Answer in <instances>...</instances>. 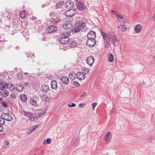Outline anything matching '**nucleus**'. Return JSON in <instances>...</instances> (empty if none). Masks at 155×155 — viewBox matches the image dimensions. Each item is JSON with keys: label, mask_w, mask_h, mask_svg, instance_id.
I'll use <instances>...</instances> for the list:
<instances>
[{"label": "nucleus", "mask_w": 155, "mask_h": 155, "mask_svg": "<svg viewBox=\"0 0 155 155\" xmlns=\"http://www.w3.org/2000/svg\"><path fill=\"white\" fill-rule=\"evenodd\" d=\"M8 94L9 93L7 91L4 90L2 91V97H6L8 95Z\"/></svg>", "instance_id": "nucleus-29"}, {"label": "nucleus", "mask_w": 155, "mask_h": 155, "mask_svg": "<svg viewBox=\"0 0 155 155\" xmlns=\"http://www.w3.org/2000/svg\"><path fill=\"white\" fill-rule=\"evenodd\" d=\"M117 28L119 30L122 32L125 31L127 29L126 26L124 24L119 25Z\"/></svg>", "instance_id": "nucleus-17"}, {"label": "nucleus", "mask_w": 155, "mask_h": 155, "mask_svg": "<svg viewBox=\"0 0 155 155\" xmlns=\"http://www.w3.org/2000/svg\"><path fill=\"white\" fill-rule=\"evenodd\" d=\"M94 61V59L91 56L88 57L86 60V63L90 66L93 65Z\"/></svg>", "instance_id": "nucleus-10"}, {"label": "nucleus", "mask_w": 155, "mask_h": 155, "mask_svg": "<svg viewBox=\"0 0 155 155\" xmlns=\"http://www.w3.org/2000/svg\"><path fill=\"white\" fill-rule=\"evenodd\" d=\"M47 109L46 108V109L44 110V111L43 112V113H44V114H45L46 113V111L47 110Z\"/></svg>", "instance_id": "nucleus-60"}, {"label": "nucleus", "mask_w": 155, "mask_h": 155, "mask_svg": "<svg viewBox=\"0 0 155 155\" xmlns=\"http://www.w3.org/2000/svg\"><path fill=\"white\" fill-rule=\"evenodd\" d=\"M24 85L26 86L29 87V86L30 84L28 82H25L24 83Z\"/></svg>", "instance_id": "nucleus-52"}, {"label": "nucleus", "mask_w": 155, "mask_h": 155, "mask_svg": "<svg viewBox=\"0 0 155 155\" xmlns=\"http://www.w3.org/2000/svg\"><path fill=\"white\" fill-rule=\"evenodd\" d=\"M61 82L65 84H68L69 82V79L66 77H63L61 78Z\"/></svg>", "instance_id": "nucleus-16"}, {"label": "nucleus", "mask_w": 155, "mask_h": 155, "mask_svg": "<svg viewBox=\"0 0 155 155\" xmlns=\"http://www.w3.org/2000/svg\"><path fill=\"white\" fill-rule=\"evenodd\" d=\"M101 33L103 37L104 41H107V40H110V36L109 34L106 33L102 31L101 30H100Z\"/></svg>", "instance_id": "nucleus-12"}, {"label": "nucleus", "mask_w": 155, "mask_h": 155, "mask_svg": "<svg viewBox=\"0 0 155 155\" xmlns=\"http://www.w3.org/2000/svg\"><path fill=\"white\" fill-rule=\"evenodd\" d=\"M7 115V113H4L1 114V118L3 119L4 120H5V117Z\"/></svg>", "instance_id": "nucleus-43"}, {"label": "nucleus", "mask_w": 155, "mask_h": 155, "mask_svg": "<svg viewBox=\"0 0 155 155\" xmlns=\"http://www.w3.org/2000/svg\"><path fill=\"white\" fill-rule=\"evenodd\" d=\"M51 87L52 89H56L57 88V83L55 80H53L51 82Z\"/></svg>", "instance_id": "nucleus-22"}, {"label": "nucleus", "mask_w": 155, "mask_h": 155, "mask_svg": "<svg viewBox=\"0 0 155 155\" xmlns=\"http://www.w3.org/2000/svg\"><path fill=\"white\" fill-rule=\"evenodd\" d=\"M70 31L67 32L66 31H63V33H61V36L62 37H64L65 41L66 44L67 43H68L69 41L70 40L68 37L70 35Z\"/></svg>", "instance_id": "nucleus-6"}, {"label": "nucleus", "mask_w": 155, "mask_h": 155, "mask_svg": "<svg viewBox=\"0 0 155 155\" xmlns=\"http://www.w3.org/2000/svg\"><path fill=\"white\" fill-rule=\"evenodd\" d=\"M3 127L2 125L0 124V132L2 131Z\"/></svg>", "instance_id": "nucleus-53"}, {"label": "nucleus", "mask_w": 155, "mask_h": 155, "mask_svg": "<svg viewBox=\"0 0 155 155\" xmlns=\"http://www.w3.org/2000/svg\"><path fill=\"white\" fill-rule=\"evenodd\" d=\"M20 16L22 18H25L26 15L24 12H23L20 13Z\"/></svg>", "instance_id": "nucleus-37"}, {"label": "nucleus", "mask_w": 155, "mask_h": 155, "mask_svg": "<svg viewBox=\"0 0 155 155\" xmlns=\"http://www.w3.org/2000/svg\"><path fill=\"white\" fill-rule=\"evenodd\" d=\"M134 30L137 33H139L141 30V26L140 25H137L135 27Z\"/></svg>", "instance_id": "nucleus-24"}, {"label": "nucleus", "mask_w": 155, "mask_h": 155, "mask_svg": "<svg viewBox=\"0 0 155 155\" xmlns=\"http://www.w3.org/2000/svg\"><path fill=\"white\" fill-rule=\"evenodd\" d=\"M3 101L2 98V97H1L0 98V101Z\"/></svg>", "instance_id": "nucleus-64"}, {"label": "nucleus", "mask_w": 155, "mask_h": 155, "mask_svg": "<svg viewBox=\"0 0 155 155\" xmlns=\"http://www.w3.org/2000/svg\"><path fill=\"white\" fill-rule=\"evenodd\" d=\"M1 103L2 104L3 107H4L5 108L8 107V103L5 101H2Z\"/></svg>", "instance_id": "nucleus-38"}, {"label": "nucleus", "mask_w": 155, "mask_h": 155, "mask_svg": "<svg viewBox=\"0 0 155 155\" xmlns=\"http://www.w3.org/2000/svg\"><path fill=\"white\" fill-rule=\"evenodd\" d=\"M83 104H80L79 105V107H83Z\"/></svg>", "instance_id": "nucleus-57"}, {"label": "nucleus", "mask_w": 155, "mask_h": 155, "mask_svg": "<svg viewBox=\"0 0 155 155\" xmlns=\"http://www.w3.org/2000/svg\"><path fill=\"white\" fill-rule=\"evenodd\" d=\"M57 15V14L55 11H52L49 14V16L52 18H54Z\"/></svg>", "instance_id": "nucleus-35"}, {"label": "nucleus", "mask_w": 155, "mask_h": 155, "mask_svg": "<svg viewBox=\"0 0 155 155\" xmlns=\"http://www.w3.org/2000/svg\"><path fill=\"white\" fill-rule=\"evenodd\" d=\"M72 84L77 86H80V84L78 83L75 81H73L72 82Z\"/></svg>", "instance_id": "nucleus-39"}, {"label": "nucleus", "mask_w": 155, "mask_h": 155, "mask_svg": "<svg viewBox=\"0 0 155 155\" xmlns=\"http://www.w3.org/2000/svg\"><path fill=\"white\" fill-rule=\"evenodd\" d=\"M83 70L85 74H87L89 73V70L88 69L84 68Z\"/></svg>", "instance_id": "nucleus-41"}, {"label": "nucleus", "mask_w": 155, "mask_h": 155, "mask_svg": "<svg viewBox=\"0 0 155 155\" xmlns=\"http://www.w3.org/2000/svg\"><path fill=\"white\" fill-rule=\"evenodd\" d=\"M9 143L8 141H7L5 140V141L4 142V145L5 146H8L9 145Z\"/></svg>", "instance_id": "nucleus-48"}, {"label": "nucleus", "mask_w": 155, "mask_h": 155, "mask_svg": "<svg viewBox=\"0 0 155 155\" xmlns=\"http://www.w3.org/2000/svg\"><path fill=\"white\" fill-rule=\"evenodd\" d=\"M145 84V83L144 81H143L142 82V84H143V86H144Z\"/></svg>", "instance_id": "nucleus-62"}, {"label": "nucleus", "mask_w": 155, "mask_h": 155, "mask_svg": "<svg viewBox=\"0 0 155 155\" xmlns=\"http://www.w3.org/2000/svg\"><path fill=\"white\" fill-rule=\"evenodd\" d=\"M42 91L45 93H47L49 90L50 88L48 86L45 84L43 85L41 87Z\"/></svg>", "instance_id": "nucleus-20"}, {"label": "nucleus", "mask_w": 155, "mask_h": 155, "mask_svg": "<svg viewBox=\"0 0 155 155\" xmlns=\"http://www.w3.org/2000/svg\"><path fill=\"white\" fill-rule=\"evenodd\" d=\"M7 85L6 84L5 85L4 83L3 82H0V89L4 90L5 88V87H7Z\"/></svg>", "instance_id": "nucleus-30"}, {"label": "nucleus", "mask_w": 155, "mask_h": 155, "mask_svg": "<svg viewBox=\"0 0 155 155\" xmlns=\"http://www.w3.org/2000/svg\"><path fill=\"white\" fill-rule=\"evenodd\" d=\"M60 48L62 49L63 50H67V47H64L62 45H60Z\"/></svg>", "instance_id": "nucleus-50"}, {"label": "nucleus", "mask_w": 155, "mask_h": 155, "mask_svg": "<svg viewBox=\"0 0 155 155\" xmlns=\"http://www.w3.org/2000/svg\"><path fill=\"white\" fill-rule=\"evenodd\" d=\"M85 23L84 21H81V22H80L78 23V26L80 28L81 27L83 28H84L85 27Z\"/></svg>", "instance_id": "nucleus-34"}, {"label": "nucleus", "mask_w": 155, "mask_h": 155, "mask_svg": "<svg viewBox=\"0 0 155 155\" xmlns=\"http://www.w3.org/2000/svg\"><path fill=\"white\" fill-rule=\"evenodd\" d=\"M96 37V33L94 31H91L87 35V38H95Z\"/></svg>", "instance_id": "nucleus-18"}, {"label": "nucleus", "mask_w": 155, "mask_h": 155, "mask_svg": "<svg viewBox=\"0 0 155 155\" xmlns=\"http://www.w3.org/2000/svg\"><path fill=\"white\" fill-rule=\"evenodd\" d=\"M73 25L72 23L70 22H67L66 24H64L62 26V27L64 28V31H66L64 29L67 30H71L73 28Z\"/></svg>", "instance_id": "nucleus-5"}, {"label": "nucleus", "mask_w": 155, "mask_h": 155, "mask_svg": "<svg viewBox=\"0 0 155 155\" xmlns=\"http://www.w3.org/2000/svg\"><path fill=\"white\" fill-rule=\"evenodd\" d=\"M74 3L71 1H67L65 4V7L68 9H72L74 7Z\"/></svg>", "instance_id": "nucleus-11"}, {"label": "nucleus", "mask_w": 155, "mask_h": 155, "mask_svg": "<svg viewBox=\"0 0 155 155\" xmlns=\"http://www.w3.org/2000/svg\"><path fill=\"white\" fill-rule=\"evenodd\" d=\"M76 4L78 9L79 10H84L85 9V5L84 2H76Z\"/></svg>", "instance_id": "nucleus-8"}, {"label": "nucleus", "mask_w": 155, "mask_h": 155, "mask_svg": "<svg viewBox=\"0 0 155 155\" xmlns=\"http://www.w3.org/2000/svg\"><path fill=\"white\" fill-rule=\"evenodd\" d=\"M0 120V124L3 125L5 123V120L2 119V118H1V119Z\"/></svg>", "instance_id": "nucleus-44"}, {"label": "nucleus", "mask_w": 155, "mask_h": 155, "mask_svg": "<svg viewBox=\"0 0 155 155\" xmlns=\"http://www.w3.org/2000/svg\"><path fill=\"white\" fill-rule=\"evenodd\" d=\"M87 38L88 39L87 40L86 43L87 45L90 47H94L96 44V41L95 38Z\"/></svg>", "instance_id": "nucleus-3"}, {"label": "nucleus", "mask_w": 155, "mask_h": 155, "mask_svg": "<svg viewBox=\"0 0 155 155\" xmlns=\"http://www.w3.org/2000/svg\"><path fill=\"white\" fill-rule=\"evenodd\" d=\"M59 42H60L61 44H66L65 39L64 37H62V38H60L59 39Z\"/></svg>", "instance_id": "nucleus-33"}, {"label": "nucleus", "mask_w": 155, "mask_h": 155, "mask_svg": "<svg viewBox=\"0 0 155 155\" xmlns=\"http://www.w3.org/2000/svg\"><path fill=\"white\" fill-rule=\"evenodd\" d=\"M153 20L155 21V14L153 15Z\"/></svg>", "instance_id": "nucleus-59"}, {"label": "nucleus", "mask_w": 155, "mask_h": 155, "mask_svg": "<svg viewBox=\"0 0 155 155\" xmlns=\"http://www.w3.org/2000/svg\"><path fill=\"white\" fill-rule=\"evenodd\" d=\"M77 44V42L74 41H70V43L69 44V46L70 48L75 47Z\"/></svg>", "instance_id": "nucleus-26"}, {"label": "nucleus", "mask_w": 155, "mask_h": 155, "mask_svg": "<svg viewBox=\"0 0 155 155\" xmlns=\"http://www.w3.org/2000/svg\"><path fill=\"white\" fill-rule=\"evenodd\" d=\"M12 119V117L8 114L7 113V115L5 117V120L7 121H11Z\"/></svg>", "instance_id": "nucleus-32"}, {"label": "nucleus", "mask_w": 155, "mask_h": 155, "mask_svg": "<svg viewBox=\"0 0 155 155\" xmlns=\"http://www.w3.org/2000/svg\"><path fill=\"white\" fill-rule=\"evenodd\" d=\"M31 132V131H30V132H28H28H27V134H30Z\"/></svg>", "instance_id": "nucleus-63"}, {"label": "nucleus", "mask_w": 155, "mask_h": 155, "mask_svg": "<svg viewBox=\"0 0 155 155\" xmlns=\"http://www.w3.org/2000/svg\"><path fill=\"white\" fill-rule=\"evenodd\" d=\"M39 99V98L38 96H33L30 98V103L31 104L35 107L38 105L37 102L38 101Z\"/></svg>", "instance_id": "nucleus-1"}, {"label": "nucleus", "mask_w": 155, "mask_h": 155, "mask_svg": "<svg viewBox=\"0 0 155 155\" xmlns=\"http://www.w3.org/2000/svg\"><path fill=\"white\" fill-rule=\"evenodd\" d=\"M81 30V28L78 26L75 25L74 26L71 30L70 31L74 33H77L79 32Z\"/></svg>", "instance_id": "nucleus-14"}, {"label": "nucleus", "mask_w": 155, "mask_h": 155, "mask_svg": "<svg viewBox=\"0 0 155 155\" xmlns=\"http://www.w3.org/2000/svg\"><path fill=\"white\" fill-rule=\"evenodd\" d=\"M64 4V2L63 1H60L58 2L56 4L55 8L56 9L60 8Z\"/></svg>", "instance_id": "nucleus-21"}, {"label": "nucleus", "mask_w": 155, "mask_h": 155, "mask_svg": "<svg viewBox=\"0 0 155 155\" xmlns=\"http://www.w3.org/2000/svg\"><path fill=\"white\" fill-rule=\"evenodd\" d=\"M77 78L80 80H82L84 79L85 76L83 73L78 72L76 74Z\"/></svg>", "instance_id": "nucleus-13"}, {"label": "nucleus", "mask_w": 155, "mask_h": 155, "mask_svg": "<svg viewBox=\"0 0 155 155\" xmlns=\"http://www.w3.org/2000/svg\"><path fill=\"white\" fill-rule=\"evenodd\" d=\"M21 100L23 102H26L27 98L25 94L21 95L20 96Z\"/></svg>", "instance_id": "nucleus-28"}, {"label": "nucleus", "mask_w": 155, "mask_h": 155, "mask_svg": "<svg viewBox=\"0 0 155 155\" xmlns=\"http://www.w3.org/2000/svg\"><path fill=\"white\" fill-rule=\"evenodd\" d=\"M16 90L18 92H21L23 91L24 89V87L21 83L18 84L16 85Z\"/></svg>", "instance_id": "nucleus-15"}, {"label": "nucleus", "mask_w": 155, "mask_h": 155, "mask_svg": "<svg viewBox=\"0 0 155 155\" xmlns=\"http://www.w3.org/2000/svg\"><path fill=\"white\" fill-rule=\"evenodd\" d=\"M105 47L108 48L110 45V40H107V41H104Z\"/></svg>", "instance_id": "nucleus-36"}, {"label": "nucleus", "mask_w": 155, "mask_h": 155, "mask_svg": "<svg viewBox=\"0 0 155 155\" xmlns=\"http://www.w3.org/2000/svg\"><path fill=\"white\" fill-rule=\"evenodd\" d=\"M24 113L25 116H27L28 117V115H29L31 113H30L29 112L25 111H24Z\"/></svg>", "instance_id": "nucleus-45"}, {"label": "nucleus", "mask_w": 155, "mask_h": 155, "mask_svg": "<svg viewBox=\"0 0 155 155\" xmlns=\"http://www.w3.org/2000/svg\"><path fill=\"white\" fill-rule=\"evenodd\" d=\"M10 90L13 91V90H14L15 89V87H14V85L12 84H11V86L9 87Z\"/></svg>", "instance_id": "nucleus-46"}, {"label": "nucleus", "mask_w": 155, "mask_h": 155, "mask_svg": "<svg viewBox=\"0 0 155 155\" xmlns=\"http://www.w3.org/2000/svg\"><path fill=\"white\" fill-rule=\"evenodd\" d=\"M68 106L70 107H74L76 106V104L74 103H71L68 104Z\"/></svg>", "instance_id": "nucleus-40"}, {"label": "nucleus", "mask_w": 155, "mask_h": 155, "mask_svg": "<svg viewBox=\"0 0 155 155\" xmlns=\"http://www.w3.org/2000/svg\"><path fill=\"white\" fill-rule=\"evenodd\" d=\"M51 142V140L50 138H48L45 140L43 142V144L45 145L46 144H49Z\"/></svg>", "instance_id": "nucleus-31"}, {"label": "nucleus", "mask_w": 155, "mask_h": 155, "mask_svg": "<svg viewBox=\"0 0 155 155\" xmlns=\"http://www.w3.org/2000/svg\"><path fill=\"white\" fill-rule=\"evenodd\" d=\"M15 49L17 50H18L19 49V47L18 46H16L15 47Z\"/></svg>", "instance_id": "nucleus-61"}, {"label": "nucleus", "mask_w": 155, "mask_h": 155, "mask_svg": "<svg viewBox=\"0 0 155 155\" xmlns=\"http://www.w3.org/2000/svg\"><path fill=\"white\" fill-rule=\"evenodd\" d=\"M111 133L110 132H107L106 135L104 137V140L106 142L108 141L111 138Z\"/></svg>", "instance_id": "nucleus-19"}, {"label": "nucleus", "mask_w": 155, "mask_h": 155, "mask_svg": "<svg viewBox=\"0 0 155 155\" xmlns=\"http://www.w3.org/2000/svg\"><path fill=\"white\" fill-rule=\"evenodd\" d=\"M108 60L110 62H112L114 61V57L113 54L110 53L108 54Z\"/></svg>", "instance_id": "nucleus-27"}, {"label": "nucleus", "mask_w": 155, "mask_h": 155, "mask_svg": "<svg viewBox=\"0 0 155 155\" xmlns=\"http://www.w3.org/2000/svg\"><path fill=\"white\" fill-rule=\"evenodd\" d=\"M27 58H28V56ZM29 58L30 59V60L32 62H33L34 61V60L31 57V56L29 57Z\"/></svg>", "instance_id": "nucleus-55"}, {"label": "nucleus", "mask_w": 155, "mask_h": 155, "mask_svg": "<svg viewBox=\"0 0 155 155\" xmlns=\"http://www.w3.org/2000/svg\"><path fill=\"white\" fill-rule=\"evenodd\" d=\"M64 13V15L67 17H71L74 15L76 11L75 9H68Z\"/></svg>", "instance_id": "nucleus-2"}, {"label": "nucleus", "mask_w": 155, "mask_h": 155, "mask_svg": "<svg viewBox=\"0 0 155 155\" xmlns=\"http://www.w3.org/2000/svg\"><path fill=\"white\" fill-rule=\"evenodd\" d=\"M115 110V109L114 108H113L110 111V112L111 113H113V112H114Z\"/></svg>", "instance_id": "nucleus-56"}, {"label": "nucleus", "mask_w": 155, "mask_h": 155, "mask_svg": "<svg viewBox=\"0 0 155 155\" xmlns=\"http://www.w3.org/2000/svg\"><path fill=\"white\" fill-rule=\"evenodd\" d=\"M97 103L96 102H94L92 104V108L93 110H94L95 107L96 106Z\"/></svg>", "instance_id": "nucleus-47"}, {"label": "nucleus", "mask_w": 155, "mask_h": 155, "mask_svg": "<svg viewBox=\"0 0 155 155\" xmlns=\"http://www.w3.org/2000/svg\"><path fill=\"white\" fill-rule=\"evenodd\" d=\"M86 95V92H83L82 94L80 96V97L81 98L85 96Z\"/></svg>", "instance_id": "nucleus-51"}, {"label": "nucleus", "mask_w": 155, "mask_h": 155, "mask_svg": "<svg viewBox=\"0 0 155 155\" xmlns=\"http://www.w3.org/2000/svg\"><path fill=\"white\" fill-rule=\"evenodd\" d=\"M44 114H43V113H38V114L37 115H35L34 114L33 117V120H38V118L40 117H42L43 116Z\"/></svg>", "instance_id": "nucleus-23"}, {"label": "nucleus", "mask_w": 155, "mask_h": 155, "mask_svg": "<svg viewBox=\"0 0 155 155\" xmlns=\"http://www.w3.org/2000/svg\"><path fill=\"white\" fill-rule=\"evenodd\" d=\"M61 21V18L59 17L56 18H51L50 19V23L53 25H57Z\"/></svg>", "instance_id": "nucleus-4"}, {"label": "nucleus", "mask_w": 155, "mask_h": 155, "mask_svg": "<svg viewBox=\"0 0 155 155\" xmlns=\"http://www.w3.org/2000/svg\"><path fill=\"white\" fill-rule=\"evenodd\" d=\"M25 31L23 32L22 33V35L24 36H25V37H26L27 35H28V32H27V33H26V34H25Z\"/></svg>", "instance_id": "nucleus-54"}, {"label": "nucleus", "mask_w": 155, "mask_h": 155, "mask_svg": "<svg viewBox=\"0 0 155 155\" xmlns=\"http://www.w3.org/2000/svg\"><path fill=\"white\" fill-rule=\"evenodd\" d=\"M38 127V126H36V127H32V128H31V129H30V130H31V132H32L33 131H34L35 129V128Z\"/></svg>", "instance_id": "nucleus-49"}, {"label": "nucleus", "mask_w": 155, "mask_h": 155, "mask_svg": "<svg viewBox=\"0 0 155 155\" xmlns=\"http://www.w3.org/2000/svg\"><path fill=\"white\" fill-rule=\"evenodd\" d=\"M115 42H116V39H115L114 40V45L115 46V44L114 43Z\"/></svg>", "instance_id": "nucleus-58"}, {"label": "nucleus", "mask_w": 155, "mask_h": 155, "mask_svg": "<svg viewBox=\"0 0 155 155\" xmlns=\"http://www.w3.org/2000/svg\"><path fill=\"white\" fill-rule=\"evenodd\" d=\"M117 19L121 23L125 24L126 20L123 15L117 14Z\"/></svg>", "instance_id": "nucleus-9"}, {"label": "nucleus", "mask_w": 155, "mask_h": 155, "mask_svg": "<svg viewBox=\"0 0 155 155\" xmlns=\"http://www.w3.org/2000/svg\"><path fill=\"white\" fill-rule=\"evenodd\" d=\"M41 98L42 100L46 102H48L50 99V98L48 97H47L45 94H43Z\"/></svg>", "instance_id": "nucleus-25"}, {"label": "nucleus", "mask_w": 155, "mask_h": 155, "mask_svg": "<svg viewBox=\"0 0 155 155\" xmlns=\"http://www.w3.org/2000/svg\"><path fill=\"white\" fill-rule=\"evenodd\" d=\"M34 114H32V113H31L29 115H28V117L30 120H33V117Z\"/></svg>", "instance_id": "nucleus-42"}, {"label": "nucleus", "mask_w": 155, "mask_h": 155, "mask_svg": "<svg viewBox=\"0 0 155 155\" xmlns=\"http://www.w3.org/2000/svg\"><path fill=\"white\" fill-rule=\"evenodd\" d=\"M48 32L49 33L55 32L58 30V27L55 25H52L48 27Z\"/></svg>", "instance_id": "nucleus-7"}]
</instances>
